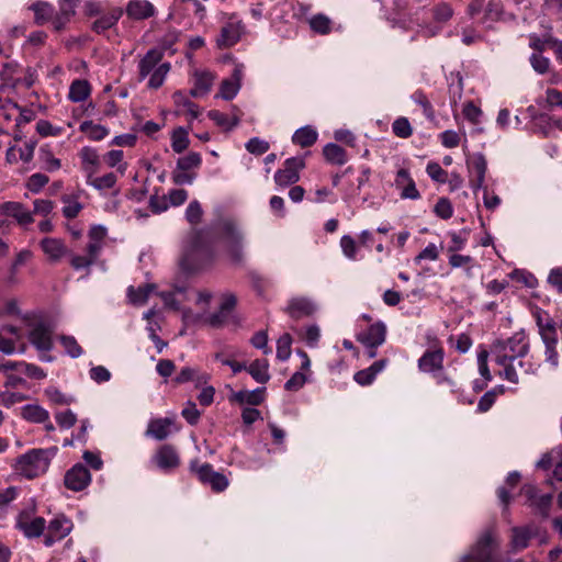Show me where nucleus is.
Wrapping results in <instances>:
<instances>
[{"instance_id": "nucleus-46", "label": "nucleus", "mask_w": 562, "mask_h": 562, "mask_svg": "<svg viewBox=\"0 0 562 562\" xmlns=\"http://www.w3.org/2000/svg\"><path fill=\"white\" fill-rule=\"evenodd\" d=\"M79 128L89 139L94 142L102 140L109 135V130L105 126L95 124L92 121L81 122Z\"/></svg>"}, {"instance_id": "nucleus-9", "label": "nucleus", "mask_w": 562, "mask_h": 562, "mask_svg": "<svg viewBox=\"0 0 562 562\" xmlns=\"http://www.w3.org/2000/svg\"><path fill=\"white\" fill-rule=\"evenodd\" d=\"M202 157L199 153L191 151L177 160L176 168L171 173L175 184H192L196 179L195 170L201 166Z\"/></svg>"}, {"instance_id": "nucleus-4", "label": "nucleus", "mask_w": 562, "mask_h": 562, "mask_svg": "<svg viewBox=\"0 0 562 562\" xmlns=\"http://www.w3.org/2000/svg\"><path fill=\"white\" fill-rule=\"evenodd\" d=\"M23 321L27 328L30 344L40 351V360L43 362H53L54 357L47 355L54 346L52 326L37 316H24Z\"/></svg>"}, {"instance_id": "nucleus-34", "label": "nucleus", "mask_w": 562, "mask_h": 562, "mask_svg": "<svg viewBox=\"0 0 562 562\" xmlns=\"http://www.w3.org/2000/svg\"><path fill=\"white\" fill-rule=\"evenodd\" d=\"M157 288L155 284L147 283L145 285L134 288L130 285L127 288V299L133 305H143L147 302L150 294L156 293Z\"/></svg>"}, {"instance_id": "nucleus-52", "label": "nucleus", "mask_w": 562, "mask_h": 562, "mask_svg": "<svg viewBox=\"0 0 562 562\" xmlns=\"http://www.w3.org/2000/svg\"><path fill=\"white\" fill-rule=\"evenodd\" d=\"M59 341L64 347L66 355H68L70 358L76 359L82 356L83 349L74 336L61 335L59 337Z\"/></svg>"}, {"instance_id": "nucleus-5", "label": "nucleus", "mask_w": 562, "mask_h": 562, "mask_svg": "<svg viewBox=\"0 0 562 562\" xmlns=\"http://www.w3.org/2000/svg\"><path fill=\"white\" fill-rule=\"evenodd\" d=\"M164 54L157 48L149 49L138 61V79L142 81L149 76L148 88H160L170 71L169 63H161Z\"/></svg>"}, {"instance_id": "nucleus-20", "label": "nucleus", "mask_w": 562, "mask_h": 562, "mask_svg": "<svg viewBox=\"0 0 562 562\" xmlns=\"http://www.w3.org/2000/svg\"><path fill=\"white\" fill-rule=\"evenodd\" d=\"M244 33V26L236 18L229 21L222 27L220 35L216 38V44L220 48L231 47L235 45Z\"/></svg>"}, {"instance_id": "nucleus-43", "label": "nucleus", "mask_w": 562, "mask_h": 562, "mask_svg": "<svg viewBox=\"0 0 562 562\" xmlns=\"http://www.w3.org/2000/svg\"><path fill=\"white\" fill-rule=\"evenodd\" d=\"M122 14L123 11L121 8L113 9L109 14L100 16L93 22V31H95L97 33H103L104 31L111 29L117 23Z\"/></svg>"}, {"instance_id": "nucleus-45", "label": "nucleus", "mask_w": 562, "mask_h": 562, "mask_svg": "<svg viewBox=\"0 0 562 562\" xmlns=\"http://www.w3.org/2000/svg\"><path fill=\"white\" fill-rule=\"evenodd\" d=\"M239 356L238 351H222L215 355V360L220 361L223 366H227L232 369L233 373L236 374L243 370H246V362H239L236 358Z\"/></svg>"}, {"instance_id": "nucleus-36", "label": "nucleus", "mask_w": 562, "mask_h": 562, "mask_svg": "<svg viewBox=\"0 0 562 562\" xmlns=\"http://www.w3.org/2000/svg\"><path fill=\"white\" fill-rule=\"evenodd\" d=\"M91 85L86 79H76L71 82L68 99L75 103L82 102L90 97Z\"/></svg>"}, {"instance_id": "nucleus-44", "label": "nucleus", "mask_w": 562, "mask_h": 562, "mask_svg": "<svg viewBox=\"0 0 562 562\" xmlns=\"http://www.w3.org/2000/svg\"><path fill=\"white\" fill-rule=\"evenodd\" d=\"M38 161L41 164V168L48 172L57 171L61 166L60 160L54 156L52 149L47 145L40 148Z\"/></svg>"}, {"instance_id": "nucleus-49", "label": "nucleus", "mask_w": 562, "mask_h": 562, "mask_svg": "<svg viewBox=\"0 0 562 562\" xmlns=\"http://www.w3.org/2000/svg\"><path fill=\"white\" fill-rule=\"evenodd\" d=\"M532 531L529 527L513 528L512 546L515 551H520L528 547Z\"/></svg>"}, {"instance_id": "nucleus-56", "label": "nucleus", "mask_w": 562, "mask_h": 562, "mask_svg": "<svg viewBox=\"0 0 562 562\" xmlns=\"http://www.w3.org/2000/svg\"><path fill=\"white\" fill-rule=\"evenodd\" d=\"M340 247L344 256L349 260L358 259V246L350 235H344L340 238Z\"/></svg>"}, {"instance_id": "nucleus-21", "label": "nucleus", "mask_w": 562, "mask_h": 562, "mask_svg": "<svg viewBox=\"0 0 562 562\" xmlns=\"http://www.w3.org/2000/svg\"><path fill=\"white\" fill-rule=\"evenodd\" d=\"M64 481L67 488L78 492L89 485L91 474L85 465L78 463L66 472Z\"/></svg>"}, {"instance_id": "nucleus-24", "label": "nucleus", "mask_w": 562, "mask_h": 562, "mask_svg": "<svg viewBox=\"0 0 562 562\" xmlns=\"http://www.w3.org/2000/svg\"><path fill=\"white\" fill-rule=\"evenodd\" d=\"M241 78H243V66L237 65L234 68L231 78H227L222 81L217 97H220L226 101L233 100L237 95L238 91L240 90Z\"/></svg>"}, {"instance_id": "nucleus-33", "label": "nucleus", "mask_w": 562, "mask_h": 562, "mask_svg": "<svg viewBox=\"0 0 562 562\" xmlns=\"http://www.w3.org/2000/svg\"><path fill=\"white\" fill-rule=\"evenodd\" d=\"M41 247L44 251V254L48 257L52 261H58L60 260L67 252V248L65 244L57 238H44L41 241Z\"/></svg>"}, {"instance_id": "nucleus-30", "label": "nucleus", "mask_w": 562, "mask_h": 562, "mask_svg": "<svg viewBox=\"0 0 562 562\" xmlns=\"http://www.w3.org/2000/svg\"><path fill=\"white\" fill-rule=\"evenodd\" d=\"M437 385L447 386L450 392L458 397V401L462 404H472L474 402L473 397H467L463 395V391L461 385L450 376L445 370H442L439 374L434 378Z\"/></svg>"}, {"instance_id": "nucleus-3", "label": "nucleus", "mask_w": 562, "mask_h": 562, "mask_svg": "<svg viewBox=\"0 0 562 562\" xmlns=\"http://www.w3.org/2000/svg\"><path fill=\"white\" fill-rule=\"evenodd\" d=\"M215 258L216 252L213 247L203 241L200 234H196L186 249L180 260V267L187 273H199L210 268Z\"/></svg>"}, {"instance_id": "nucleus-17", "label": "nucleus", "mask_w": 562, "mask_h": 562, "mask_svg": "<svg viewBox=\"0 0 562 562\" xmlns=\"http://www.w3.org/2000/svg\"><path fill=\"white\" fill-rule=\"evenodd\" d=\"M467 167L470 177V188L473 192H477L484 188L487 161L482 153H475L468 158Z\"/></svg>"}, {"instance_id": "nucleus-25", "label": "nucleus", "mask_w": 562, "mask_h": 562, "mask_svg": "<svg viewBox=\"0 0 562 562\" xmlns=\"http://www.w3.org/2000/svg\"><path fill=\"white\" fill-rule=\"evenodd\" d=\"M266 398V387H257L252 391L249 390H240V391H233L228 395V401L231 403H236L238 405H251L257 406L263 403Z\"/></svg>"}, {"instance_id": "nucleus-50", "label": "nucleus", "mask_w": 562, "mask_h": 562, "mask_svg": "<svg viewBox=\"0 0 562 562\" xmlns=\"http://www.w3.org/2000/svg\"><path fill=\"white\" fill-rule=\"evenodd\" d=\"M308 24L312 31L321 35H327L331 31V20L323 13L313 15Z\"/></svg>"}, {"instance_id": "nucleus-48", "label": "nucleus", "mask_w": 562, "mask_h": 562, "mask_svg": "<svg viewBox=\"0 0 562 562\" xmlns=\"http://www.w3.org/2000/svg\"><path fill=\"white\" fill-rule=\"evenodd\" d=\"M124 153L121 149H112L103 156L104 162L110 168H116V170L123 176L127 169V164L123 161Z\"/></svg>"}, {"instance_id": "nucleus-1", "label": "nucleus", "mask_w": 562, "mask_h": 562, "mask_svg": "<svg viewBox=\"0 0 562 562\" xmlns=\"http://www.w3.org/2000/svg\"><path fill=\"white\" fill-rule=\"evenodd\" d=\"M529 349V339L524 330L516 331L506 339L496 340L491 347V355L493 361L502 368L499 376L517 384L519 375L515 363L519 364L521 372L526 374L535 373L533 363L526 359Z\"/></svg>"}, {"instance_id": "nucleus-62", "label": "nucleus", "mask_w": 562, "mask_h": 562, "mask_svg": "<svg viewBox=\"0 0 562 562\" xmlns=\"http://www.w3.org/2000/svg\"><path fill=\"white\" fill-rule=\"evenodd\" d=\"M202 214L203 210L199 201L193 200L187 206L186 218L190 224L194 225L200 223Z\"/></svg>"}, {"instance_id": "nucleus-13", "label": "nucleus", "mask_w": 562, "mask_h": 562, "mask_svg": "<svg viewBox=\"0 0 562 562\" xmlns=\"http://www.w3.org/2000/svg\"><path fill=\"white\" fill-rule=\"evenodd\" d=\"M23 333L20 328L12 325H3L0 327V352L4 355H13L15 352L23 353L26 349L22 342Z\"/></svg>"}, {"instance_id": "nucleus-16", "label": "nucleus", "mask_w": 562, "mask_h": 562, "mask_svg": "<svg viewBox=\"0 0 562 562\" xmlns=\"http://www.w3.org/2000/svg\"><path fill=\"white\" fill-rule=\"evenodd\" d=\"M305 167L304 156L291 157L284 161L282 169L274 175V181L279 187H289L300 179V170Z\"/></svg>"}, {"instance_id": "nucleus-47", "label": "nucleus", "mask_w": 562, "mask_h": 562, "mask_svg": "<svg viewBox=\"0 0 562 562\" xmlns=\"http://www.w3.org/2000/svg\"><path fill=\"white\" fill-rule=\"evenodd\" d=\"M87 184L92 187L98 191L110 190L114 188L117 182V177L114 172H108L103 176H92L90 179L86 180Z\"/></svg>"}, {"instance_id": "nucleus-6", "label": "nucleus", "mask_w": 562, "mask_h": 562, "mask_svg": "<svg viewBox=\"0 0 562 562\" xmlns=\"http://www.w3.org/2000/svg\"><path fill=\"white\" fill-rule=\"evenodd\" d=\"M55 450L56 448L27 451L16 459L14 463L15 473L29 480L44 474L48 470Z\"/></svg>"}, {"instance_id": "nucleus-61", "label": "nucleus", "mask_w": 562, "mask_h": 562, "mask_svg": "<svg viewBox=\"0 0 562 562\" xmlns=\"http://www.w3.org/2000/svg\"><path fill=\"white\" fill-rule=\"evenodd\" d=\"M19 366L21 367L20 372L24 373L26 376L31 379L43 380L46 378V373L44 372V370L36 364L29 363L26 361H20Z\"/></svg>"}, {"instance_id": "nucleus-39", "label": "nucleus", "mask_w": 562, "mask_h": 562, "mask_svg": "<svg viewBox=\"0 0 562 562\" xmlns=\"http://www.w3.org/2000/svg\"><path fill=\"white\" fill-rule=\"evenodd\" d=\"M246 370L258 383L265 384L270 380L269 364L265 359L252 361L249 366H246Z\"/></svg>"}, {"instance_id": "nucleus-18", "label": "nucleus", "mask_w": 562, "mask_h": 562, "mask_svg": "<svg viewBox=\"0 0 562 562\" xmlns=\"http://www.w3.org/2000/svg\"><path fill=\"white\" fill-rule=\"evenodd\" d=\"M445 351L441 347L427 349L418 359L417 366L420 372L435 378L443 369Z\"/></svg>"}, {"instance_id": "nucleus-41", "label": "nucleus", "mask_w": 562, "mask_h": 562, "mask_svg": "<svg viewBox=\"0 0 562 562\" xmlns=\"http://www.w3.org/2000/svg\"><path fill=\"white\" fill-rule=\"evenodd\" d=\"M210 120H212L217 126L222 127L225 131H231L239 124V115L234 113L232 116L218 111L211 110L207 113Z\"/></svg>"}, {"instance_id": "nucleus-55", "label": "nucleus", "mask_w": 562, "mask_h": 562, "mask_svg": "<svg viewBox=\"0 0 562 562\" xmlns=\"http://www.w3.org/2000/svg\"><path fill=\"white\" fill-rule=\"evenodd\" d=\"M412 100L423 109L424 115L428 120L435 119V110L429 102L428 98L422 90H417L412 94Z\"/></svg>"}, {"instance_id": "nucleus-63", "label": "nucleus", "mask_w": 562, "mask_h": 562, "mask_svg": "<svg viewBox=\"0 0 562 562\" xmlns=\"http://www.w3.org/2000/svg\"><path fill=\"white\" fill-rule=\"evenodd\" d=\"M63 202H64L63 214L67 218L76 217L82 210V204L77 199L65 198L63 200Z\"/></svg>"}, {"instance_id": "nucleus-58", "label": "nucleus", "mask_w": 562, "mask_h": 562, "mask_svg": "<svg viewBox=\"0 0 562 562\" xmlns=\"http://www.w3.org/2000/svg\"><path fill=\"white\" fill-rule=\"evenodd\" d=\"M434 213L442 220L451 218L453 215V207L450 200L448 198L438 199L434 207Z\"/></svg>"}, {"instance_id": "nucleus-35", "label": "nucleus", "mask_w": 562, "mask_h": 562, "mask_svg": "<svg viewBox=\"0 0 562 562\" xmlns=\"http://www.w3.org/2000/svg\"><path fill=\"white\" fill-rule=\"evenodd\" d=\"M172 100L179 112H186L190 120H195L200 114L199 105L192 102L182 91H176Z\"/></svg>"}, {"instance_id": "nucleus-42", "label": "nucleus", "mask_w": 562, "mask_h": 562, "mask_svg": "<svg viewBox=\"0 0 562 562\" xmlns=\"http://www.w3.org/2000/svg\"><path fill=\"white\" fill-rule=\"evenodd\" d=\"M79 0H61L59 2V13L53 20L56 30H60L63 25L75 14V8Z\"/></svg>"}, {"instance_id": "nucleus-22", "label": "nucleus", "mask_w": 562, "mask_h": 562, "mask_svg": "<svg viewBox=\"0 0 562 562\" xmlns=\"http://www.w3.org/2000/svg\"><path fill=\"white\" fill-rule=\"evenodd\" d=\"M394 184L400 190V196L403 200H418L420 193L416 188L415 181L406 168H401L396 172Z\"/></svg>"}, {"instance_id": "nucleus-57", "label": "nucleus", "mask_w": 562, "mask_h": 562, "mask_svg": "<svg viewBox=\"0 0 562 562\" xmlns=\"http://www.w3.org/2000/svg\"><path fill=\"white\" fill-rule=\"evenodd\" d=\"M292 338L289 334L282 335L277 341V358L285 361L291 356Z\"/></svg>"}, {"instance_id": "nucleus-2", "label": "nucleus", "mask_w": 562, "mask_h": 562, "mask_svg": "<svg viewBox=\"0 0 562 562\" xmlns=\"http://www.w3.org/2000/svg\"><path fill=\"white\" fill-rule=\"evenodd\" d=\"M215 234L223 255L234 265L245 258V234L233 220H224L215 226Z\"/></svg>"}, {"instance_id": "nucleus-37", "label": "nucleus", "mask_w": 562, "mask_h": 562, "mask_svg": "<svg viewBox=\"0 0 562 562\" xmlns=\"http://www.w3.org/2000/svg\"><path fill=\"white\" fill-rule=\"evenodd\" d=\"M317 137H318L317 131L313 126L306 125V126L300 127L299 130H296L294 132V134L292 135V142L295 145H299V146L305 148V147H310V146L314 145L317 140Z\"/></svg>"}, {"instance_id": "nucleus-7", "label": "nucleus", "mask_w": 562, "mask_h": 562, "mask_svg": "<svg viewBox=\"0 0 562 562\" xmlns=\"http://www.w3.org/2000/svg\"><path fill=\"white\" fill-rule=\"evenodd\" d=\"M106 228L101 225L92 226L89 231V243L86 255H75L70 259V265L75 270L87 269L99 258L104 246Z\"/></svg>"}, {"instance_id": "nucleus-26", "label": "nucleus", "mask_w": 562, "mask_h": 562, "mask_svg": "<svg viewBox=\"0 0 562 562\" xmlns=\"http://www.w3.org/2000/svg\"><path fill=\"white\" fill-rule=\"evenodd\" d=\"M153 461L162 471L175 469L180 463L176 449L170 445L161 446L153 457Z\"/></svg>"}, {"instance_id": "nucleus-64", "label": "nucleus", "mask_w": 562, "mask_h": 562, "mask_svg": "<svg viewBox=\"0 0 562 562\" xmlns=\"http://www.w3.org/2000/svg\"><path fill=\"white\" fill-rule=\"evenodd\" d=\"M55 418H56V422L59 425V427H61L64 429L71 428L77 422L76 414L70 409H66L64 412L57 413L55 415Z\"/></svg>"}, {"instance_id": "nucleus-27", "label": "nucleus", "mask_w": 562, "mask_h": 562, "mask_svg": "<svg viewBox=\"0 0 562 562\" xmlns=\"http://www.w3.org/2000/svg\"><path fill=\"white\" fill-rule=\"evenodd\" d=\"M316 310V304L307 297H293L286 307L288 314L295 319L311 316Z\"/></svg>"}, {"instance_id": "nucleus-59", "label": "nucleus", "mask_w": 562, "mask_h": 562, "mask_svg": "<svg viewBox=\"0 0 562 562\" xmlns=\"http://www.w3.org/2000/svg\"><path fill=\"white\" fill-rule=\"evenodd\" d=\"M426 172L431 180L438 183H446L448 173L438 162L430 161L426 167Z\"/></svg>"}, {"instance_id": "nucleus-28", "label": "nucleus", "mask_w": 562, "mask_h": 562, "mask_svg": "<svg viewBox=\"0 0 562 562\" xmlns=\"http://www.w3.org/2000/svg\"><path fill=\"white\" fill-rule=\"evenodd\" d=\"M126 14L133 20H145L156 14V8L148 0H131L126 5Z\"/></svg>"}, {"instance_id": "nucleus-53", "label": "nucleus", "mask_w": 562, "mask_h": 562, "mask_svg": "<svg viewBox=\"0 0 562 562\" xmlns=\"http://www.w3.org/2000/svg\"><path fill=\"white\" fill-rule=\"evenodd\" d=\"M188 132L183 127H178L172 132L171 135V147L173 151L180 154L184 151L189 146Z\"/></svg>"}, {"instance_id": "nucleus-32", "label": "nucleus", "mask_w": 562, "mask_h": 562, "mask_svg": "<svg viewBox=\"0 0 562 562\" xmlns=\"http://www.w3.org/2000/svg\"><path fill=\"white\" fill-rule=\"evenodd\" d=\"M156 294L162 300L166 307L180 311L181 304L187 301V289L176 286L172 291H160Z\"/></svg>"}, {"instance_id": "nucleus-19", "label": "nucleus", "mask_w": 562, "mask_h": 562, "mask_svg": "<svg viewBox=\"0 0 562 562\" xmlns=\"http://www.w3.org/2000/svg\"><path fill=\"white\" fill-rule=\"evenodd\" d=\"M178 430L175 417L154 418L149 420L145 435L160 441Z\"/></svg>"}, {"instance_id": "nucleus-51", "label": "nucleus", "mask_w": 562, "mask_h": 562, "mask_svg": "<svg viewBox=\"0 0 562 562\" xmlns=\"http://www.w3.org/2000/svg\"><path fill=\"white\" fill-rule=\"evenodd\" d=\"M31 9L34 11L35 21L38 24H43L52 19L54 8L48 2L37 1L32 4Z\"/></svg>"}, {"instance_id": "nucleus-31", "label": "nucleus", "mask_w": 562, "mask_h": 562, "mask_svg": "<svg viewBox=\"0 0 562 562\" xmlns=\"http://www.w3.org/2000/svg\"><path fill=\"white\" fill-rule=\"evenodd\" d=\"M214 77L209 71H195L193 75V87L190 95L200 98L207 94L213 86Z\"/></svg>"}, {"instance_id": "nucleus-15", "label": "nucleus", "mask_w": 562, "mask_h": 562, "mask_svg": "<svg viewBox=\"0 0 562 562\" xmlns=\"http://www.w3.org/2000/svg\"><path fill=\"white\" fill-rule=\"evenodd\" d=\"M493 550V533L491 530H485L473 546L471 552L463 555L460 562H491Z\"/></svg>"}, {"instance_id": "nucleus-54", "label": "nucleus", "mask_w": 562, "mask_h": 562, "mask_svg": "<svg viewBox=\"0 0 562 562\" xmlns=\"http://www.w3.org/2000/svg\"><path fill=\"white\" fill-rule=\"evenodd\" d=\"M392 132L400 138H408L413 135V127L407 117L400 116L392 123Z\"/></svg>"}, {"instance_id": "nucleus-10", "label": "nucleus", "mask_w": 562, "mask_h": 562, "mask_svg": "<svg viewBox=\"0 0 562 562\" xmlns=\"http://www.w3.org/2000/svg\"><path fill=\"white\" fill-rule=\"evenodd\" d=\"M537 325L539 327V334L546 346V361L549 362L553 368H557L559 364V357L555 350L558 345L555 323L549 317L542 319L541 316H538Z\"/></svg>"}, {"instance_id": "nucleus-40", "label": "nucleus", "mask_w": 562, "mask_h": 562, "mask_svg": "<svg viewBox=\"0 0 562 562\" xmlns=\"http://www.w3.org/2000/svg\"><path fill=\"white\" fill-rule=\"evenodd\" d=\"M21 416L31 423H45L49 419V413L40 405L27 404L21 408Z\"/></svg>"}, {"instance_id": "nucleus-8", "label": "nucleus", "mask_w": 562, "mask_h": 562, "mask_svg": "<svg viewBox=\"0 0 562 562\" xmlns=\"http://www.w3.org/2000/svg\"><path fill=\"white\" fill-rule=\"evenodd\" d=\"M26 539H37L44 536L46 529V520L43 517L35 515V508L22 509L14 524Z\"/></svg>"}, {"instance_id": "nucleus-11", "label": "nucleus", "mask_w": 562, "mask_h": 562, "mask_svg": "<svg viewBox=\"0 0 562 562\" xmlns=\"http://www.w3.org/2000/svg\"><path fill=\"white\" fill-rule=\"evenodd\" d=\"M190 470L196 474L201 483L210 485L216 493H221L228 487V479L224 474L214 471L209 463L200 464L198 460H192Z\"/></svg>"}, {"instance_id": "nucleus-60", "label": "nucleus", "mask_w": 562, "mask_h": 562, "mask_svg": "<svg viewBox=\"0 0 562 562\" xmlns=\"http://www.w3.org/2000/svg\"><path fill=\"white\" fill-rule=\"evenodd\" d=\"M555 458L562 459V446L553 448L550 452L542 454L536 467L538 469L548 470Z\"/></svg>"}, {"instance_id": "nucleus-14", "label": "nucleus", "mask_w": 562, "mask_h": 562, "mask_svg": "<svg viewBox=\"0 0 562 562\" xmlns=\"http://www.w3.org/2000/svg\"><path fill=\"white\" fill-rule=\"evenodd\" d=\"M386 326L383 322L370 325L366 330L357 335V339L368 348V357L374 358L375 349L385 341Z\"/></svg>"}, {"instance_id": "nucleus-23", "label": "nucleus", "mask_w": 562, "mask_h": 562, "mask_svg": "<svg viewBox=\"0 0 562 562\" xmlns=\"http://www.w3.org/2000/svg\"><path fill=\"white\" fill-rule=\"evenodd\" d=\"M81 169L86 175V180L95 176L101 169V157L93 147L85 146L79 151Z\"/></svg>"}, {"instance_id": "nucleus-38", "label": "nucleus", "mask_w": 562, "mask_h": 562, "mask_svg": "<svg viewBox=\"0 0 562 562\" xmlns=\"http://www.w3.org/2000/svg\"><path fill=\"white\" fill-rule=\"evenodd\" d=\"M323 155L326 161L331 165L342 166L348 160L346 150L335 143L326 144L323 148Z\"/></svg>"}, {"instance_id": "nucleus-12", "label": "nucleus", "mask_w": 562, "mask_h": 562, "mask_svg": "<svg viewBox=\"0 0 562 562\" xmlns=\"http://www.w3.org/2000/svg\"><path fill=\"white\" fill-rule=\"evenodd\" d=\"M74 529V524L70 518L64 514H57L46 525L44 532V544L52 547L55 542L65 539Z\"/></svg>"}, {"instance_id": "nucleus-29", "label": "nucleus", "mask_w": 562, "mask_h": 562, "mask_svg": "<svg viewBox=\"0 0 562 562\" xmlns=\"http://www.w3.org/2000/svg\"><path fill=\"white\" fill-rule=\"evenodd\" d=\"M0 217L4 214L14 217L19 224L27 225L33 222L32 213L25 209L21 203L7 202L0 204Z\"/></svg>"}]
</instances>
